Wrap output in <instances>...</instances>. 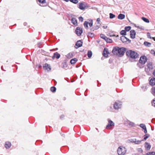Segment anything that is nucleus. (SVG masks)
I'll return each mask as SVG.
<instances>
[{
    "instance_id": "1",
    "label": "nucleus",
    "mask_w": 155,
    "mask_h": 155,
    "mask_svg": "<svg viewBox=\"0 0 155 155\" xmlns=\"http://www.w3.org/2000/svg\"><path fill=\"white\" fill-rule=\"evenodd\" d=\"M126 54L127 56L133 59L137 58L138 55L137 52L132 50L127 51L126 53Z\"/></svg>"
},
{
    "instance_id": "2",
    "label": "nucleus",
    "mask_w": 155,
    "mask_h": 155,
    "mask_svg": "<svg viewBox=\"0 0 155 155\" xmlns=\"http://www.w3.org/2000/svg\"><path fill=\"white\" fill-rule=\"evenodd\" d=\"M126 151V148L122 146L119 147L117 150L118 155H124Z\"/></svg>"
},
{
    "instance_id": "3",
    "label": "nucleus",
    "mask_w": 155,
    "mask_h": 155,
    "mask_svg": "<svg viewBox=\"0 0 155 155\" xmlns=\"http://www.w3.org/2000/svg\"><path fill=\"white\" fill-rule=\"evenodd\" d=\"M107 121L108 123L106 128L108 130L112 129L115 126L114 123L109 119H107Z\"/></svg>"
},
{
    "instance_id": "4",
    "label": "nucleus",
    "mask_w": 155,
    "mask_h": 155,
    "mask_svg": "<svg viewBox=\"0 0 155 155\" xmlns=\"http://www.w3.org/2000/svg\"><path fill=\"white\" fill-rule=\"evenodd\" d=\"M121 102L119 101H116L114 104V108L115 110H118L121 107Z\"/></svg>"
},
{
    "instance_id": "5",
    "label": "nucleus",
    "mask_w": 155,
    "mask_h": 155,
    "mask_svg": "<svg viewBox=\"0 0 155 155\" xmlns=\"http://www.w3.org/2000/svg\"><path fill=\"white\" fill-rule=\"evenodd\" d=\"M147 61V57L145 56H143L140 57L139 62L142 64H144Z\"/></svg>"
},
{
    "instance_id": "6",
    "label": "nucleus",
    "mask_w": 155,
    "mask_h": 155,
    "mask_svg": "<svg viewBox=\"0 0 155 155\" xmlns=\"http://www.w3.org/2000/svg\"><path fill=\"white\" fill-rule=\"evenodd\" d=\"M82 32L83 29L82 28L80 27H78L76 28L75 33L78 36H80Z\"/></svg>"
},
{
    "instance_id": "7",
    "label": "nucleus",
    "mask_w": 155,
    "mask_h": 155,
    "mask_svg": "<svg viewBox=\"0 0 155 155\" xmlns=\"http://www.w3.org/2000/svg\"><path fill=\"white\" fill-rule=\"evenodd\" d=\"M43 68L45 70H46L48 71H50L51 69L50 65L47 63H45L43 65Z\"/></svg>"
},
{
    "instance_id": "8",
    "label": "nucleus",
    "mask_w": 155,
    "mask_h": 155,
    "mask_svg": "<svg viewBox=\"0 0 155 155\" xmlns=\"http://www.w3.org/2000/svg\"><path fill=\"white\" fill-rule=\"evenodd\" d=\"M125 48H120L118 51V54L120 55H123L125 52Z\"/></svg>"
},
{
    "instance_id": "9",
    "label": "nucleus",
    "mask_w": 155,
    "mask_h": 155,
    "mask_svg": "<svg viewBox=\"0 0 155 155\" xmlns=\"http://www.w3.org/2000/svg\"><path fill=\"white\" fill-rule=\"evenodd\" d=\"M79 8L81 10H84L86 8L85 3L84 2L79 3Z\"/></svg>"
},
{
    "instance_id": "10",
    "label": "nucleus",
    "mask_w": 155,
    "mask_h": 155,
    "mask_svg": "<svg viewBox=\"0 0 155 155\" xmlns=\"http://www.w3.org/2000/svg\"><path fill=\"white\" fill-rule=\"evenodd\" d=\"M82 42L81 41H78L75 45V47L76 48H78L82 46Z\"/></svg>"
},
{
    "instance_id": "11",
    "label": "nucleus",
    "mask_w": 155,
    "mask_h": 155,
    "mask_svg": "<svg viewBox=\"0 0 155 155\" xmlns=\"http://www.w3.org/2000/svg\"><path fill=\"white\" fill-rule=\"evenodd\" d=\"M109 54L107 48H105L104 50L103 55L104 56L107 57L108 56V54Z\"/></svg>"
},
{
    "instance_id": "12",
    "label": "nucleus",
    "mask_w": 155,
    "mask_h": 155,
    "mask_svg": "<svg viewBox=\"0 0 155 155\" xmlns=\"http://www.w3.org/2000/svg\"><path fill=\"white\" fill-rule=\"evenodd\" d=\"M136 35V32L134 30H131L130 31V35L131 38L134 39L135 38Z\"/></svg>"
},
{
    "instance_id": "13",
    "label": "nucleus",
    "mask_w": 155,
    "mask_h": 155,
    "mask_svg": "<svg viewBox=\"0 0 155 155\" xmlns=\"http://www.w3.org/2000/svg\"><path fill=\"white\" fill-rule=\"evenodd\" d=\"M119 48L117 47H115L114 48L112 51V53L114 54L117 55L118 54V51L119 49Z\"/></svg>"
},
{
    "instance_id": "14",
    "label": "nucleus",
    "mask_w": 155,
    "mask_h": 155,
    "mask_svg": "<svg viewBox=\"0 0 155 155\" xmlns=\"http://www.w3.org/2000/svg\"><path fill=\"white\" fill-rule=\"evenodd\" d=\"M71 22L75 26H77L78 25L77 20L76 18H72L71 20Z\"/></svg>"
},
{
    "instance_id": "15",
    "label": "nucleus",
    "mask_w": 155,
    "mask_h": 155,
    "mask_svg": "<svg viewBox=\"0 0 155 155\" xmlns=\"http://www.w3.org/2000/svg\"><path fill=\"white\" fill-rule=\"evenodd\" d=\"M149 84L150 85L153 86L155 85V78H152L150 81Z\"/></svg>"
},
{
    "instance_id": "16",
    "label": "nucleus",
    "mask_w": 155,
    "mask_h": 155,
    "mask_svg": "<svg viewBox=\"0 0 155 155\" xmlns=\"http://www.w3.org/2000/svg\"><path fill=\"white\" fill-rule=\"evenodd\" d=\"M120 40L123 42H126L129 39L124 36H122L120 37Z\"/></svg>"
},
{
    "instance_id": "17",
    "label": "nucleus",
    "mask_w": 155,
    "mask_h": 155,
    "mask_svg": "<svg viewBox=\"0 0 155 155\" xmlns=\"http://www.w3.org/2000/svg\"><path fill=\"white\" fill-rule=\"evenodd\" d=\"M60 54L57 52H56L54 53V55L52 57V58L53 59V58H55L57 59H58L60 58Z\"/></svg>"
},
{
    "instance_id": "18",
    "label": "nucleus",
    "mask_w": 155,
    "mask_h": 155,
    "mask_svg": "<svg viewBox=\"0 0 155 155\" xmlns=\"http://www.w3.org/2000/svg\"><path fill=\"white\" fill-rule=\"evenodd\" d=\"M147 66L150 71V70H152L153 69V66L152 63L150 62L147 63Z\"/></svg>"
},
{
    "instance_id": "19",
    "label": "nucleus",
    "mask_w": 155,
    "mask_h": 155,
    "mask_svg": "<svg viewBox=\"0 0 155 155\" xmlns=\"http://www.w3.org/2000/svg\"><path fill=\"white\" fill-rule=\"evenodd\" d=\"M11 143L9 142H7L5 143V147L7 149L9 148L11 146Z\"/></svg>"
},
{
    "instance_id": "20",
    "label": "nucleus",
    "mask_w": 155,
    "mask_h": 155,
    "mask_svg": "<svg viewBox=\"0 0 155 155\" xmlns=\"http://www.w3.org/2000/svg\"><path fill=\"white\" fill-rule=\"evenodd\" d=\"M125 15H124L122 14H120L118 16V18L119 19L122 20L125 18Z\"/></svg>"
},
{
    "instance_id": "21",
    "label": "nucleus",
    "mask_w": 155,
    "mask_h": 155,
    "mask_svg": "<svg viewBox=\"0 0 155 155\" xmlns=\"http://www.w3.org/2000/svg\"><path fill=\"white\" fill-rule=\"evenodd\" d=\"M78 61V60L76 58L71 59L70 61V63L71 64H74Z\"/></svg>"
},
{
    "instance_id": "22",
    "label": "nucleus",
    "mask_w": 155,
    "mask_h": 155,
    "mask_svg": "<svg viewBox=\"0 0 155 155\" xmlns=\"http://www.w3.org/2000/svg\"><path fill=\"white\" fill-rule=\"evenodd\" d=\"M145 147L147 150H149V149H150V147H151V146L150 144L149 143H148L146 142L145 143Z\"/></svg>"
},
{
    "instance_id": "23",
    "label": "nucleus",
    "mask_w": 155,
    "mask_h": 155,
    "mask_svg": "<svg viewBox=\"0 0 155 155\" xmlns=\"http://www.w3.org/2000/svg\"><path fill=\"white\" fill-rule=\"evenodd\" d=\"M73 56V54L71 53H69L66 55V57L68 58H72Z\"/></svg>"
},
{
    "instance_id": "24",
    "label": "nucleus",
    "mask_w": 155,
    "mask_h": 155,
    "mask_svg": "<svg viewBox=\"0 0 155 155\" xmlns=\"http://www.w3.org/2000/svg\"><path fill=\"white\" fill-rule=\"evenodd\" d=\"M142 19L145 22L147 23H148L149 22V20L147 18L144 17H142Z\"/></svg>"
},
{
    "instance_id": "25",
    "label": "nucleus",
    "mask_w": 155,
    "mask_h": 155,
    "mask_svg": "<svg viewBox=\"0 0 155 155\" xmlns=\"http://www.w3.org/2000/svg\"><path fill=\"white\" fill-rule=\"evenodd\" d=\"M151 92L153 96H155V87L152 88Z\"/></svg>"
},
{
    "instance_id": "26",
    "label": "nucleus",
    "mask_w": 155,
    "mask_h": 155,
    "mask_svg": "<svg viewBox=\"0 0 155 155\" xmlns=\"http://www.w3.org/2000/svg\"><path fill=\"white\" fill-rule=\"evenodd\" d=\"M144 44L145 46L149 47L150 46L151 44L150 43L145 41L144 42Z\"/></svg>"
},
{
    "instance_id": "27",
    "label": "nucleus",
    "mask_w": 155,
    "mask_h": 155,
    "mask_svg": "<svg viewBox=\"0 0 155 155\" xmlns=\"http://www.w3.org/2000/svg\"><path fill=\"white\" fill-rule=\"evenodd\" d=\"M120 35H126V32L125 30H122L120 32Z\"/></svg>"
},
{
    "instance_id": "28",
    "label": "nucleus",
    "mask_w": 155,
    "mask_h": 155,
    "mask_svg": "<svg viewBox=\"0 0 155 155\" xmlns=\"http://www.w3.org/2000/svg\"><path fill=\"white\" fill-rule=\"evenodd\" d=\"M92 55V52L91 51H88L87 53V56L89 58L91 57Z\"/></svg>"
},
{
    "instance_id": "29",
    "label": "nucleus",
    "mask_w": 155,
    "mask_h": 155,
    "mask_svg": "<svg viewBox=\"0 0 155 155\" xmlns=\"http://www.w3.org/2000/svg\"><path fill=\"white\" fill-rule=\"evenodd\" d=\"M150 136V135L148 134H146L144 136V137L143 139L142 140L143 141H145Z\"/></svg>"
},
{
    "instance_id": "30",
    "label": "nucleus",
    "mask_w": 155,
    "mask_h": 155,
    "mask_svg": "<svg viewBox=\"0 0 155 155\" xmlns=\"http://www.w3.org/2000/svg\"><path fill=\"white\" fill-rule=\"evenodd\" d=\"M131 28V27L130 26H126L125 28V30L126 31H128L130 30Z\"/></svg>"
},
{
    "instance_id": "31",
    "label": "nucleus",
    "mask_w": 155,
    "mask_h": 155,
    "mask_svg": "<svg viewBox=\"0 0 155 155\" xmlns=\"http://www.w3.org/2000/svg\"><path fill=\"white\" fill-rule=\"evenodd\" d=\"M88 22L87 21H85L84 23V26L85 28H88Z\"/></svg>"
},
{
    "instance_id": "32",
    "label": "nucleus",
    "mask_w": 155,
    "mask_h": 155,
    "mask_svg": "<svg viewBox=\"0 0 155 155\" xmlns=\"http://www.w3.org/2000/svg\"><path fill=\"white\" fill-rule=\"evenodd\" d=\"M106 41L107 43H110L112 42V39L107 38L106 39Z\"/></svg>"
},
{
    "instance_id": "33",
    "label": "nucleus",
    "mask_w": 155,
    "mask_h": 155,
    "mask_svg": "<svg viewBox=\"0 0 155 155\" xmlns=\"http://www.w3.org/2000/svg\"><path fill=\"white\" fill-rule=\"evenodd\" d=\"M50 90L52 92H54L56 91V88L54 87H51Z\"/></svg>"
},
{
    "instance_id": "34",
    "label": "nucleus",
    "mask_w": 155,
    "mask_h": 155,
    "mask_svg": "<svg viewBox=\"0 0 155 155\" xmlns=\"http://www.w3.org/2000/svg\"><path fill=\"white\" fill-rule=\"evenodd\" d=\"M38 1L42 4H45L46 3L45 0H38Z\"/></svg>"
},
{
    "instance_id": "35",
    "label": "nucleus",
    "mask_w": 155,
    "mask_h": 155,
    "mask_svg": "<svg viewBox=\"0 0 155 155\" xmlns=\"http://www.w3.org/2000/svg\"><path fill=\"white\" fill-rule=\"evenodd\" d=\"M140 126L143 129H144L145 128H146V126L145 125L143 124H141L140 125Z\"/></svg>"
},
{
    "instance_id": "36",
    "label": "nucleus",
    "mask_w": 155,
    "mask_h": 155,
    "mask_svg": "<svg viewBox=\"0 0 155 155\" xmlns=\"http://www.w3.org/2000/svg\"><path fill=\"white\" fill-rule=\"evenodd\" d=\"M109 15H110V19L113 18L115 17V15L111 13H110Z\"/></svg>"
},
{
    "instance_id": "37",
    "label": "nucleus",
    "mask_w": 155,
    "mask_h": 155,
    "mask_svg": "<svg viewBox=\"0 0 155 155\" xmlns=\"http://www.w3.org/2000/svg\"><path fill=\"white\" fill-rule=\"evenodd\" d=\"M147 88H148V87L147 86H146L145 87L143 86L141 87V88H142L143 89V90L144 91H147Z\"/></svg>"
},
{
    "instance_id": "38",
    "label": "nucleus",
    "mask_w": 155,
    "mask_h": 155,
    "mask_svg": "<svg viewBox=\"0 0 155 155\" xmlns=\"http://www.w3.org/2000/svg\"><path fill=\"white\" fill-rule=\"evenodd\" d=\"M128 123L130 125H131L132 126H134V123L130 121H128Z\"/></svg>"
},
{
    "instance_id": "39",
    "label": "nucleus",
    "mask_w": 155,
    "mask_h": 155,
    "mask_svg": "<svg viewBox=\"0 0 155 155\" xmlns=\"http://www.w3.org/2000/svg\"><path fill=\"white\" fill-rule=\"evenodd\" d=\"M70 1L74 4H77L78 2V0H70Z\"/></svg>"
},
{
    "instance_id": "40",
    "label": "nucleus",
    "mask_w": 155,
    "mask_h": 155,
    "mask_svg": "<svg viewBox=\"0 0 155 155\" xmlns=\"http://www.w3.org/2000/svg\"><path fill=\"white\" fill-rule=\"evenodd\" d=\"M135 140H136V139H135ZM142 141V140H137V141L135 140V141H134V142H135V143H136V144H139L141 143Z\"/></svg>"
},
{
    "instance_id": "41",
    "label": "nucleus",
    "mask_w": 155,
    "mask_h": 155,
    "mask_svg": "<svg viewBox=\"0 0 155 155\" xmlns=\"http://www.w3.org/2000/svg\"><path fill=\"white\" fill-rule=\"evenodd\" d=\"M88 35L91 37H93L94 36V35L93 34L90 32L88 33Z\"/></svg>"
},
{
    "instance_id": "42",
    "label": "nucleus",
    "mask_w": 155,
    "mask_h": 155,
    "mask_svg": "<svg viewBox=\"0 0 155 155\" xmlns=\"http://www.w3.org/2000/svg\"><path fill=\"white\" fill-rule=\"evenodd\" d=\"M79 21H80L81 22H82L83 21V18L81 16L79 17Z\"/></svg>"
},
{
    "instance_id": "43",
    "label": "nucleus",
    "mask_w": 155,
    "mask_h": 155,
    "mask_svg": "<svg viewBox=\"0 0 155 155\" xmlns=\"http://www.w3.org/2000/svg\"><path fill=\"white\" fill-rule=\"evenodd\" d=\"M146 155H155V152H152L149 153H147Z\"/></svg>"
},
{
    "instance_id": "44",
    "label": "nucleus",
    "mask_w": 155,
    "mask_h": 155,
    "mask_svg": "<svg viewBox=\"0 0 155 155\" xmlns=\"http://www.w3.org/2000/svg\"><path fill=\"white\" fill-rule=\"evenodd\" d=\"M147 37L148 38H152L153 39V38H152V37H151L150 36V33H147Z\"/></svg>"
},
{
    "instance_id": "45",
    "label": "nucleus",
    "mask_w": 155,
    "mask_h": 155,
    "mask_svg": "<svg viewBox=\"0 0 155 155\" xmlns=\"http://www.w3.org/2000/svg\"><path fill=\"white\" fill-rule=\"evenodd\" d=\"M101 21V19L100 18H98L97 19V24H100V22Z\"/></svg>"
},
{
    "instance_id": "46",
    "label": "nucleus",
    "mask_w": 155,
    "mask_h": 155,
    "mask_svg": "<svg viewBox=\"0 0 155 155\" xmlns=\"http://www.w3.org/2000/svg\"><path fill=\"white\" fill-rule=\"evenodd\" d=\"M106 36H105L103 34H101L100 35V37L101 38L103 39Z\"/></svg>"
},
{
    "instance_id": "47",
    "label": "nucleus",
    "mask_w": 155,
    "mask_h": 155,
    "mask_svg": "<svg viewBox=\"0 0 155 155\" xmlns=\"http://www.w3.org/2000/svg\"><path fill=\"white\" fill-rule=\"evenodd\" d=\"M88 24H89V26L90 27H92V25H93L92 20L90 22V23H88Z\"/></svg>"
},
{
    "instance_id": "48",
    "label": "nucleus",
    "mask_w": 155,
    "mask_h": 155,
    "mask_svg": "<svg viewBox=\"0 0 155 155\" xmlns=\"http://www.w3.org/2000/svg\"><path fill=\"white\" fill-rule=\"evenodd\" d=\"M94 28L95 30H97L99 28L100 26H99V25H97L94 26Z\"/></svg>"
},
{
    "instance_id": "49",
    "label": "nucleus",
    "mask_w": 155,
    "mask_h": 155,
    "mask_svg": "<svg viewBox=\"0 0 155 155\" xmlns=\"http://www.w3.org/2000/svg\"><path fill=\"white\" fill-rule=\"evenodd\" d=\"M150 52L151 54H153L155 55V52L153 50H151Z\"/></svg>"
},
{
    "instance_id": "50",
    "label": "nucleus",
    "mask_w": 155,
    "mask_h": 155,
    "mask_svg": "<svg viewBox=\"0 0 155 155\" xmlns=\"http://www.w3.org/2000/svg\"><path fill=\"white\" fill-rule=\"evenodd\" d=\"M152 105L155 107V100H153L152 101Z\"/></svg>"
},
{
    "instance_id": "51",
    "label": "nucleus",
    "mask_w": 155,
    "mask_h": 155,
    "mask_svg": "<svg viewBox=\"0 0 155 155\" xmlns=\"http://www.w3.org/2000/svg\"><path fill=\"white\" fill-rule=\"evenodd\" d=\"M143 130H144V133L146 134H147V130L146 128H145V129Z\"/></svg>"
},
{
    "instance_id": "52",
    "label": "nucleus",
    "mask_w": 155,
    "mask_h": 155,
    "mask_svg": "<svg viewBox=\"0 0 155 155\" xmlns=\"http://www.w3.org/2000/svg\"><path fill=\"white\" fill-rule=\"evenodd\" d=\"M64 117V115H62L60 116V118L61 119H62Z\"/></svg>"
},
{
    "instance_id": "53",
    "label": "nucleus",
    "mask_w": 155,
    "mask_h": 155,
    "mask_svg": "<svg viewBox=\"0 0 155 155\" xmlns=\"http://www.w3.org/2000/svg\"><path fill=\"white\" fill-rule=\"evenodd\" d=\"M90 29L91 31H94V30H95L94 27L91 28Z\"/></svg>"
},
{
    "instance_id": "54",
    "label": "nucleus",
    "mask_w": 155,
    "mask_h": 155,
    "mask_svg": "<svg viewBox=\"0 0 155 155\" xmlns=\"http://www.w3.org/2000/svg\"><path fill=\"white\" fill-rule=\"evenodd\" d=\"M103 28L104 29H106L107 28V26H103Z\"/></svg>"
},
{
    "instance_id": "55",
    "label": "nucleus",
    "mask_w": 155,
    "mask_h": 155,
    "mask_svg": "<svg viewBox=\"0 0 155 155\" xmlns=\"http://www.w3.org/2000/svg\"><path fill=\"white\" fill-rule=\"evenodd\" d=\"M27 25V23L26 22H25L24 23V26H26Z\"/></svg>"
},
{
    "instance_id": "56",
    "label": "nucleus",
    "mask_w": 155,
    "mask_h": 155,
    "mask_svg": "<svg viewBox=\"0 0 155 155\" xmlns=\"http://www.w3.org/2000/svg\"><path fill=\"white\" fill-rule=\"evenodd\" d=\"M107 37L106 36L103 39H104V40L105 41H106V38H107Z\"/></svg>"
},
{
    "instance_id": "57",
    "label": "nucleus",
    "mask_w": 155,
    "mask_h": 155,
    "mask_svg": "<svg viewBox=\"0 0 155 155\" xmlns=\"http://www.w3.org/2000/svg\"><path fill=\"white\" fill-rule=\"evenodd\" d=\"M107 37L106 36L103 39H104V40L105 41H106V38H107Z\"/></svg>"
},
{
    "instance_id": "58",
    "label": "nucleus",
    "mask_w": 155,
    "mask_h": 155,
    "mask_svg": "<svg viewBox=\"0 0 155 155\" xmlns=\"http://www.w3.org/2000/svg\"><path fill=\"white\" fill-rule=\"evenodd\" d=\"M153 74L155 76V70H154V71L153 72Z\"/></svg>"
},
{
    "instance_id": "59",
    "label": "nucleus",
    "mask_w": 155,
    "mask_h": 155,
    "mask_svg": "<svg viewBox=\"0 0 155 155\" xmlns=\"http://www.w3.org/2000/svg\"><path fill=\"white\" fill-rule=\"evenodd\" d=\"M64 1H65L66 2H68L69 1H70V0H64Z\"/></svg>"
},
{
    "instance_id": "60",
    "label": "nucleus",
    "mask_w": 155,
    "mask_h": 155,
    "mask_svg": "<svg viewBox=\"0 0 155 155\" xmlns=\"http://www.w3.org/2000/svg\"><path fill=\"white\" fill-rule=\"evenodd\" d=\"M153 39L155 41V37H153Z\"/></svg>"
},
{
    "instance_id": "61",
    "label": "nucleus",
    "mask_w": 155,
    "mask_h": 155,
    "mask_svg": "<svg viewBox=\"0 0 155 155\" xmlns=\"http://www.w3.org/2000/svg\"><path fill=\"white\" fill-rule=\"evenodd\" d=\"M115 36V35H112H112L110 36Z\"/></svg>"
},
{
    "instance_id": "62",
    "label": "nucleus",
    "mask_w": 155,
    "mask_h": 155,
    "mask_svg": "<svg viewBox=\"0 0 155 155\" xmlns=\"http://www.w3.org/2000/svg\"><path fill=\"white\" fill-rule=\"evenodd\" d=\"M117 37H118V35H117Z\"/></svg>"
}]
</instances>
